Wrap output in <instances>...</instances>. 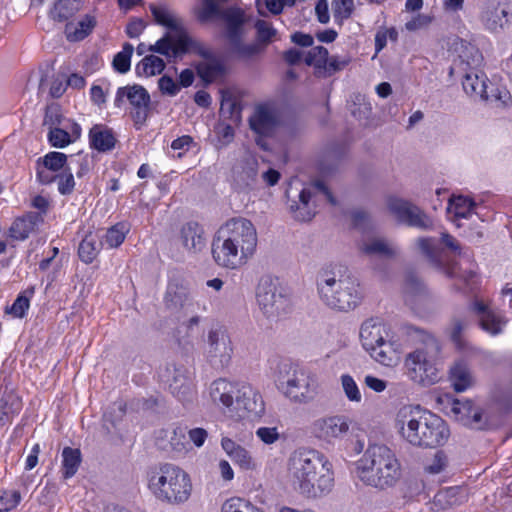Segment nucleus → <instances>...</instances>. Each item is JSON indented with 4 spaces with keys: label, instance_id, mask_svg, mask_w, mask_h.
<instances>
[{
    "label": "nucleus",
    "instance_id": "nucleus-1",
    "mask_svg": "<svg viewBox=\"0 0 512 512\" xmlns=\"http://www.w3.org/2000/svg\"><path fill=\"white\" fill-rule=\"evenodd\" d=\"M257 242L256 228L250 220L243 217L229 219L213 239V259L223 268L237 269L254 255Z\"/></svg>",
    "mask_w": 512,
    "mask_h": 512
},
{
    "label": "nucleus",
    "instance_id": "nucleus-2",
    "mask_svg": "<svg viewBox=\"0 0 512 512\" xmlns=\"http://www.w3.org/2000/svg\"><path fill=\"white\" fill-rule=\"evenodd\" d=\"M288 472L295 490L308 498H317L333 487V474L325 457L313 449H298L288 462Z\"/></svg>",
    "mask_w": 512,
    "mask_h": 512
},
{
    "label": "nucleus",
    "instance_id": "nucleus-3",
    "mask_svg": "<svg viewBox=\"0 0 512 512\" xmlns=\"http://www.w3.org/2000/svg\"><path fill=\"white\" fill-rule=\"evenodd\" d=\"M396 427L402 438L413 446L435 448L449 437L445 421L419 405H405L396 415Z\"/></svg>",
    "mask_w": 512,
    "mask_h": 512
},
{
    "label": "nucleus",
    "instance_id": "nucleus-4",
    "mask_svg": "<svg viewBox=\"0 0 512 512\" xmlns=\"http://www.w3.org/2000/svg\"><path fill=\"white\" fill-rule=\"evenodd\" d=\"M402 332L411 341L422 346L406 356L405 366L408 377L415 383L429 386L439 380V341L427 331L412 324H403Z\"/></svg>",
    "mask_w": 512,
    "mask_h": 512
},
{
    "label": "nucleus",
    "instance_id": "nucleus-5",
    "mask_svg": "<svg viewBox=\"0 0 512 512\" xmlns=\"http://www.w3.org/2000/svg\"><path fill=\"white\" fill-rule=\"evenodd\" d=\"M320 300L329 308L338 311L355 309L362 300L359 280L341 265L322 270L317 276Z\"/></svg>",
    "mask_w": 512,
    "mask_h": 512
},
{
    "label": "nucleus",
    "instance_id": "nucleus-6",
    "mask_svg": "<svg viewBox=\"0 0 512 512\" xmlns=\"http://www.w3.org/2000/svg\"><path fill=\"white\" fill-rule=\"evenodd\" d=\"M147 486L151 494L161 503L179 506L186 503L192 494L189 474L173 463H158L147 470Z\"/></svg>",
    "mask_w": 512,
    "mask_h": 512
},
{
    "label": "nucleus",
    "instance_id": "nucleus-7",
    "mask_svg": "<svg viewBox=\"0 0 512 512\" xmlns=\"http://www.w3.org/2000/svg\"><path fill=\"white\" fill-rule=\"evenodd\" d=\"M358 476L365 484L385 489L401 477V465L395 453L386 445L373 444L358 461Z\"/></svg>",
    "mask_w": 512,
    "mask_h": 512
},
{
    "label": "nucleus",
    "instance_id": "nucleus-8",
    "mask_svg": "<svg viewBox=\"0 0 512 512\" xmlns=\"http://www.w3.org/2000/svg\"><path fill=\"white\" fill-rule=\"evenodd\" d=\"M360 340L363 348L378 363L393 367L400 362V355L394 344L387 340L388 331L379 318L365 320L360 327Z\"/></svg>",
    "mask_w": 512,
    "mask_h": 512
},
{
    "label": "nucleus",
    "instance_id": "nucleus-9",
    "mask_svg": "<svg viewBox=\"0 0 512 512\" xmlns=\"http://www.w3.org/2000/svg\"><path fill=\"white\" fill-rule=\"evenodd\" d=\"M256 300L262 313L272 320L287 315L292 308L290 294L278 278L262 276L256 286Z\"/></svg>",
    "mask_w": 512,
    "mask_h": 512
},
{
    "label": "nucleus",
    "instance_id": "nucleus-10",
    "mask_svg": "<svg viewBox=\"0 0 512 512\" xmlns=\"http://www.w3.org/2000/svg\"><path fill=\"white\" fill-rule=\"evenodd\" d=\"M278 382L284 394L295 402L307 403L317 394L315 379L291 364H282Z\"/></svg>",
    "mask_w": 512,
    "mask_h": 512
},
{
    "label": "nucleus",
    "instance_id": "nucleus-11",
    "mask_svg": "<svg viewBox=\"0 0 512 512\" xmlns=\"http://www.w3.org/2000/svg\"><path fill=\"white\" fill-rule=\"evenodd\" d=\"M463 73L462 86L466 94L471 97L499 102L502 105L510 99V93L505 88L495 86L479 69Z\"/></svg>",
    "mask_w": 512,
    "mask_h": 512
},
{
    "label": "nucleus",
    "instance_id": "nucleus-12",
    "mask_svg": "<svg viewBox=\"0 0 512 512\" xmlns=\"http://www.w3.org/2000/svg\"><path fill=\"white\" fill-rule=\"evenodd\" d=\"M132 106L131 116L137 129H140L146 122L151 103L148 91L141 85H127L117 90L115 106L121 107L124 100Z\"/></svg>",
    "mask_w": 512,
    "mask_h": 512
},
{
    "label": "nucleus",
    "instance_id": "nucleus-13",
    "mask_svg": "<svg viewBox=\"0 0 512 512\" xmlns=\"http://www.w3.org/2000/svg\"><path fill=\"white\" fill-rule=\"evenodd\" d=\"M170 392L182 403H191L196 391L188 369L181 363H168L161 374Z\"/></svg>",
    "mask_w": 512,
    "mask_h": 512
},
{
    "label": "nucleus",
    "instance_id": "nucleus-14",
    "mask_svg": "<svg viewBox=\"0 0 512 512\" xmlns=\"http://www.w3.org/2000/svg\"><path fill=\"white\" fill-rule=\"evenodd\" d=\"M233 348L227 331L221 327L209 330L205 355L216 369L227 367L232 358Z\"/></svg>",
    "mask_w": 512,
    "mask_h": 512
},
{
    "label": "nucleus",
    "instance_id": "nucleus-15",
    "mask_svg": "<svg viewBox=\"0 0 512 512\" xmlns=\"http://www.w3.org/2000/svg\"><path fill=\"white\" fill-rule=\"evenodd\" d=\"M387 206L391 214L401 224L421 230H428L433 226L432 219L420 207L410 201L390 197Z\"/></svg>",
    "mask_w": 512,
    "mask_h": 512
},
{
    "label": "nucleus",
    "instance_id": "nucleus-16",
    "mask_svg": "<svg viewBox=\"0 0 512 512\" xmlns=\"http://www.w3.org/2000/svg\"><path fill=\"white\" fill-rule=\"evenodd\" d=\"M351 423V419L345 415L322 417L313 422L312 433L320 440L334 443L348 435Z\"/></svg>",
    "mask_w": 512,
    "mask_h": 512
},
{
    "label": "nucleus",
    "instance_id": "nucleus-17",
    "mask_svg": "<svg viewBox=\"0 0 512 512\" xmlns=\"http://www.w3.org/2000/svg\"><path fill=\"white\" fill-rule=\"evenodd\" d=\"M403 295L405 303L416 312H424L432 308L433 296L413 272H408L405 276Z\"/></svg>",
    "mask_w": 512,
    "mask_h": 512
},
{
    "label": "nucleus",
    "instance_id": "nucleus-18",
    "mask_svg": "<svg viewBox=\"0 0 512 512\" xmlns=\"http://www.w3.org/2000/svg\"><path fill=\"white\" fill-rule=\"evenodd\" d=\"M279 124L280 117L276 108L268 103L256 105L249 117L251 130L259 136H271Z\"/></svg>",
    "mask_w": 512,
    "mask_h": 512
},
{
    "label": "nucleus",
    "instance_id": "nucleus-19",
    "mask_svg": "<svg viewBox=\"0 0 512 512\" xmlns=\"http://www.w3.org/2000/svg\"><path fill=\"white\" fill-rule=\"evenodd\" d=\"M239 417L257 418L265 411V404L259 392L250 385H242L235 397Z\"/></svg>",
    "mask_w": 512,
    "mask_h": 512
},
{
    "label": "nucleus",
    "instance_id": "nucleus-20",
    "mask_svg": "<svg viewBox=\"0 0 512 512\" xmlns=\"http://www.w3.org/2000/svg\"><path fill=\"white\" fill-rule=\"evenodd\" d=\"M192 44V40L188 35H172L165 33L155 44L150 45L147 50L165 56L168 60L176 59L185 54Z\"/></svg>",
    "mask_w": 512,
    "mask_h": 512
},
{
    "label": "nucleus",
    "instance_id": "nucleus-21",
    "mask_svg": "<svg viewBox=\"0 0 512 512\" xmlns=\"http://www.w3.org/2000/svg\"><path fill=\"white\" fill-rule=\"evenodd\" d=\"M258 162L253 156H245L232 169L233 184L236 189H251L257 182Z\"/></svg>",
    "mask_w": 512,
    "mask_h": 512
},
{
    "label": "nucleus",
    "instance_id": "nucleus-22",
    "mask_svg": "<svg viewBox=\"0 0 512 512\" xmlns=\"http://www.w3.org/2000/svg\"><path fill=\"white\" fill-rule=\"evenodd\" d=\"M179 239L182 246L193 254L202 252L207 245L204 228L195 221L183 224L179 231Z\"/></svg>",
    "mask_w": 512,
    "mask_h": 512
},
{
    "label": "nucleus",
    "instance_id": "nucleus-23",
    "mask_svg": "<svg viewBox=\"0 0 512 512\" xmlns=\"http://www.w3.org/2000/svg\"><path fill=\"white\" fill-rule=\"evenodd\" d=\"M191 296L188 285L179 279H171L164 295L165 307L170 311H180L190 304Z\"/></svg>",
    "mask_w": 512,
    "mask_h": 512
},
{
    "label": "nucleus",
    "instance_id": "nucleus-24",
    "mask_svg": "<svg viewBox=\"0 0 512 512\" xmlns=\"http://www.w3.org/2000/svg\"><path fill=\"white\" fill-rule=\"evenodd\" d=\"M454 47L459 58L457 67L461 72L479 69L484 59L474 44L461 39L454 44Z\"/></svg>",
    "mask_w": 512,
    "mask_h": 512
},
{
    "label": "nucleus",
    "instance_id": "nucleus-25",
    "mask_svg": "<svg viewBox=\"0 0 512 512\" xmlns=\"http://www.w3.org/2000/svg\"><path fill=\"white\" fill-rule=\"evenodd\" d=\"M247 21L244 11L238 8L229 9L224 14L225 36L230 46L243 39L246 34L245 24Z\"/></svg>",
    "mask_w": 512,
    "mask_h": 512
},
{
    "label": "nucleus",
    "instance_id": "nucleus-26",
    "mask_svg": "<svg viewBox=\"0 0 512 512\" xmlns=\"http://www.w3.org/2000/svg\"><path fill=\"white\" fill-rule=\"evenodd\" d=\"M150 11L153 15L155 22L158 25L164 26L170 30L172 35H188L183 27L182 20L176 13L165 5L150 4Z\"/></svg>",
    "mask_w": 512,
    "mask_h": 512
},
{
    "label": "nucleus",
    "instance_id": "nucleus-27",
    "mask_svg": "<svg viewBox=\"0 0 512 512\" xmlns=\"http://www.w3.org/2000/svg\"><path fill=\"white\" fill-rule=\"evenodd\" d=\"M42 222L43 217L40 213L27 212L13 221L9 228L8 235L14 240L23 241L27 239Z\"/></svg>",
    "mask_w": 512,
    "mask_h": 512
},
{
    "label": "nucleus",
    "instance_id": "nucleus-28",
    "mask_svg": "<svg viewBox=\"0 0 512 512\" xmlns=\"http://www.w3.org/2000/svg\"><path fill=\"white\" fill-rule=\"evenodd\" d=\"M237 390L238 389L233 383L220 378L211 383L209 394L215 405L224 408H231L235 402Z\"/></svg>",
    "mask_w": 512,
    "mask_h": 512
},
{
    "label": "nucleus",
    "instance_id": "nucleus-29",
    "mask_svg": "<svg viewBox=\"0 0 512 512\" xmlns=\"http://www.w3.org/2000/svg\"><path fill=\"white\" fill-rule=\"evenodd\" d=\"M89 141L93 149L107 152L115 147L116 138L110 128L96 124L89 131Z\"/></svg>",
    "mask_w": 512,
    "mask_h": 512
},
{
    "label": "nucleus",
    "instance_id": "nucleus-30",
    "mask_svg": "<svg viewBox=\"0 0 512 512\" xmlns=\"http://www.w3.org/2000/svg\"><path fill=\"white\" fill-rule=\"evenodd\" d=\"M196 71L197 75L206 85L222 79L226 73L223 63L210 57H205L203 60L199 61L196 64Z\"/></svg>",
    "mask_w": 512,
    "mask_h": 512
},
{
    "label": "nucleus",
    "instance_id": "nucleus-31",
    "mask_svg": "<svg viewBox=\"0 0 512 512\" xmlns=\"http://www.w3.org/2000/svg\"><path fill=\"white\" fill-rule=\"evenodd\" d=\"M508 11L506 7L494 1L489 2L485 11L482 13V21L485 27L491 31L503 29L508 22Z\"/></svg>",
    "mask_w": 512,
    "mask_h": 512
},
{
    "label": "nucleus",
    "instance_id": "nucleus-32",
    "mask_svg": "<svg viewBox=\"0 0 512 512\" xmlns=\"http://www.w3.org/2000/svg\"><path fill=\"white\" fill-rule=\"evenodd\" d=\"M96 19L94 16L85 15L77 24L67 23L65 34L69 41L76 42L86 38L94 29Z\"/></svg>",
    "mask_w": 512,
    "mask_h": 512
},
{
    "label": "nucleus",
    "instance_id": "nucleus-33",
    "mask_svg": "<svg viewBox=\"0 0 512 512\" xmlns=\"http://www.w3.org/2000/svg\"><path fill=\"white\" fill-rule=\"evenodd\" d=\"M312 193L308 189H303L299 194V203L293 202L290 205V210L293 216L298 221H310L314 215L315 210L310 205Z\"/></svg>",
    "mask_w": 512,
    "mask_h": 512
},
{
    "label": "nucleus",
    "instance_id": "nucleus-34",
    "mask_svg": "<svg viewBox=\"0 0 512 512\" xmlns=\"http://www.w3.org/2000/svg\"><path fill=\"white\" fill-rule=\"evenodd\" d=\"M82 7V0H58L52 10L50 16L53 20L63 22L73 17Z\"/></svg>",
    "mask_w": 512,
    "mask_h": 512
},
{
    "label": "nucleus",
    "instance_id": "nucleus-35",
    "mask_svg": "<svg viewBox=\"0 0 512 512\" xmlns=\"http://www.w3.org/2000/svg\"><path fill=\"white\" fill-rule=\"evenodd\" d=\"M63 476L68 479L76 474L82 461L81 451L78 448L65 447L62 451Z\"/></svg>",
    "mask_w": 512,
    "mask_h": 512
},
{
    "label": "nucleus",
    "instance_id": "nucleus-36",
    "mask_svg": "<svg viewBox=\"0 0 512 512\" xmlns=\"http://www.w3.org/2000/svg\"><path fill=\"white\" fill-rule=\"evenodd\" d=\"M450 379L457 392L466 390L472 382L469 369L463 362H457L450 368Z\"/></svg>",
    "mask_w": 512,
    "mask_h": 512
},
{
    "label": "nucleus",
    "instance_id": "nucleus-37",
    "mask_svg": "<svg viewBox=\"0 0 512 512\" xmlns=\"http://www.w3.org/2000/svg\"><path fill=\"white\" fill-rule=\"evenodd\" d=\"M475 206L476 203L471 198L459 195L450 198L447 210L456 218H468L472 215Z\"/></svg>",
    "mask_w": 512,
    "mask_h": 512
},
{
    "label": "nucleus",
    "instance_id": "nucleus-38",
    "mask_svg": "<svg viewBox=\"0 0 512 512\" xmlns=\"http://www.w3.org/2000/svg\"><path fill=\"white\" fill-rule=\"evenodd\" d=\"M102 243L98 241L97 237L89 234L79 244L78 255L81 261L86 264L92 263L98 255Z\"/></svg>",
    "mask_w": 512,
    "mask_h": 512
},
{
    "label": "nucleus",
    "instance_id": "nucleus-39",
    "mask_svg": "<svg viewBox=\"0 0 512 512\" xmlns=\"http://www.w3.org/2000/svg\"><path fill=\"white\" fill-rule=\"evenodd\" d=\"M164 69L165 62L163 59L153 54L145 56L135 68L139 76H154L160 74Z\"/></svg>",
    "mask_w": 512,
    "mask_h": 512
},
{
    "label": "nucleus",
    "instance_id": "nucleus-40",
    "mask_svg": "<svg viewBox=\"0 0 512 512\" xmlns=\"http://www.w3.org/2000/svg\"><path fill=\"white\" fill-rule=\"evenodd\" d=\"M417 246L420 251L428 258V260L436 265H442V250L433 238H419Z\"/></svg>",
    "mask_w": 512,
    "mask_h": 512
},
{
    "label": "nucleus",
    "instance_id": "nucleus-41",
    "mask_svg": "<svg viewBox=\"0 0 512 512\" xmlns=\"http://www.w3.org/2000/svg\"><path fill=\"white\" fill-rule=\"evenodd\" d=\"M254 28L256 31V41L262 47L266 48L277 36V30L273 27L272 23L266 20L257 19L254 23Z\"/></svg>",
    "mask_w": 512,
    "mask_h": 512
},
{
    "label": "nucleus",
    "instance_id": "nucleus-42",
    "mask_svg": "<svg viewBox=\"0 0 512 512\" xmlns=\"http://www.w3.org/2000/svg\"><path fill=\"white\" fill-rule=\"evenodd\" d=\"M230 48L238 58L244 60L253 59L265 51V47H262L257 41L256 43L245 44L243 39L232 44Z\"/></svg>",
    "mask_w": 512,
    "mask_h": 512
},
{
    "label": "nucleus",
    "instance_id": "nucleus-43",
    "mask_svg": "<svg viewBox=\"0 0 512 512\" xmlns=\"http://www.w3.org/2000/svg\"><path fill=\"white\" fill-rule=\"evenodd\" d=\"M505 324L506 319L495 311L488 312L480 318L481 328L492 335L500 334Z\"/></svg>",
    "mask_w": 512,
    "mask_h": 512
},
{
    "label": "nucleus",
    "instance_id": "nucleus-44",
    "mask_svg": "<svg viewBox=\"0 0 512 512\" xmlns=\"http://www.w3.org/2000/svg\"><path fill=\"white\" fill-rule=\"evenodd\" d=\"M362 251L367 255H380L384 257L396 255L394 248L390 247L383 239H372L363 245Z\"/></svg>",
    "mask_w": 512,
    "mask_h": 512
},
{
    "label": "nucleus",
    "instance_id": "nucleus-45",
    "mask_svg": "<svg viewBox=\"0 0 512 512\" xmlns=\"http://www.w3.org/2000/svg\"><path fill=\"white\" fill-rule=\"evenodd\" d=\"M221 512H263L261 509L250 503L248 500L239 497L227 499L222 507Z\"/></svg>",
    "mask_w": 512,
    "mask_h": 512
},
{
    "label": "nucleus",
    "instance_id": "nucleus-46",
    "mask_svg": "<svg viewBox=\"0 0 512 512\" xmlns=\"http://www.w3.org/2000/svg\"><path fill=\"white\" fill-rule=\"evenodd\" d=\"M67 162V156L61 152H49L44 157L39 158L36 164H40L42 167L57 172L64 168Z\"/></svg>",
    "mask_w": 512,
    "mask_h": 512
},
{
    "label": "nucleus",
    "instance_id": "nucleus-47",
    "mask_svg": "<svg viewBox=\"0 0 512 512\" xmlns=\"http://www.w3.org/2000/svg\"><path fill=\"white\" fill-rule=\"evenodd\" d=\"M354 11L353 0H333L332 12L336 23L342 24L344 20L350 18Z\"/></svg>",
    "mask_w": 512,
    "mask_h": 512
},
{
    "label": "nucleus",
    "instance_id": "nucleus-48",
    "mask_svg": "<svg viewBox=\"0 0 512 512\" xmlns=\"http://www.w3.org/2000/svg\"><path fill=\"white\" fill-rule=\"evenodd\" d=\"M133 50L134 48L130 43H125L122 51L114 56L112 64L117 72L123 74L129 71Z\"/></svg>",
    "mask_w": 512,
    "mask_h": 512
},
{
    "label": "nucleus",
    "instance_id": "nucleus-49",
    "mask_svg": "<svg viewBox=\"0 0 512 512\" xmlns=\"http://www.w3.org/2000/svg\"><path fill=\"white\" fill-rule=\"evenodd\" d=\"M127 232L128 228L125 223H117L107 230L105 242L109 247L116 248L123 243Z\"/></svg>",
    "mask_w": 512,
    "mask_h": 512
},
{
    "label": "nucleus",
    "instance_id": "nucleus-50",
    "mask_svg": "<svg viewBox=\"0 0 512 512\" xmlns=\"http://www.w3.org/2000/svg\"><path fill=\"white\" fill-rule=\"evenodd\" d=\"M329 52L323 46L313 47L305 57V63L317 69H323L327 62Z\"/></svg>",
    "mask_w": 512,
    "mask_h": 512
},
{
    "label": "nucleus",
    "instance_id": "nucleus-51",
    "mask_svg": "<svg viewBox=\"0 0 512 512\" xmlns=\"http://www.w3.org/2000/svg\"><path fill=\"white\" fill-rule=\"evenodd\" d=\"M341 385L349 401L358 403L362 400L361 392L350 375L344 374L341 376Z\"/></svg>",
    "mask_w": 512,
    "mask_h": 512
},
{
    "label": "nucleus",
    "instance_id": "nucleus-52",
    "mask_svg": "<svg viewBox=\"0 0 512 512\" xmlns=\"http://www.w3.org/2000/svg\"><path fill=\"white\" fill-rule=\"evenodd\" d=\"M58 191L61 195H70L75 187V180L70 169L56 174Z\"/></svg>",
    "mask_w": 512,
    "mask_h": 512
},
{
    "label": "nucleus",
    "instance_id": "nucleus-53",
    "mask_svg": "<svg viewBox=\"0 0 512 512\" xmlns=\"http://www.w3.org/2000/svg\"><path fill=\"white\" fill-rule=\"evenodd\" d=\"M231 459L243 470H254L257 467L256 461L244 447H240Z\"/></svg>",
    "mask_w": 512,
    "mask_h": 512
},
{
    "label": "nucleus",
    "instance_id": "nucleus-54",
    "mask_svg": "<svg viewBox=\"0 0 512 512\" xmlns=\"http://www.w3.org/2000/svg\"><path fill=\"white\" fill-rule=\"evenodd\" d=\"M21 500L19 491H0V512L15 508Z\"/></svg>",
    "mask_w": 512,
    "mask_h": 512
},
{
    "label": "nucleus",
    "instance_id": "nucleus-55",
    "mask_svg": "<svg viewBox=\"0 0 512 512\" xmlns=\"http://www.w3.org/2000/svg\"><path fill=\"white\" fill-rule=\"evenodd\" d=\"M48 138L52 146L65 147L71 142V136L63 129L53 127L49 129Z\"/></svg>",
    "mask_w": 512,
    "mask_h": 512
},
{
    "label": "nucleus",
    "instance_id": "nucleus-56",
    "mask_svg": "<svg viewBox=\"0 0 512 512\" xmlns=\"http://www.w3.org/2000/svg\"><path fill=\"white\" fill-rule=\"evenodd\" d=\"M351 61L349 56H328L327 62L323 70L330 76L338 71L343 70Z\"/></svg>",
    "mask_w": 512,
    "mask_h": 512
},
{
    "label": "nucleus",
    "instance_id": "nucleus-57",
    "mask_svg": "<svg viewBox=\"0 0 512 512\" xmlns=\"http://www.w3.org/2000/svg\"><path fill=\"white\" fill-rule=\"evenodd\" d=\"M467 326V322L461 318H454L450 327V338L458 348L463 347L462 332Z\"/></svg>",
    "mask_w": 512,
    "mask_h": 512
},
{
    "label": "nucleus",
    "instance_id": "nucleus-58",
    "mask_svg": "<svg viewBox=\"0 0 512 512\" xmlns=\"http://www.w3.org/2000/svg\"><path fill=\"white\" fill-rule=\"evenodd\" d=\"M28 308L29 299L23 295H19L11 307H6L5 312L17 318H23Z\"/></svg>",
    "mask_w": 512,
    "mask_h": 512
},
{
    "label": "nucleus",
    "instance_id": "nucleus-59",
    "mask_svg": "<svg viewBox=\"0 0 512 512\" xmlns=\"http://www.w3.org/2000/svg\"><path fill=\"white\" fill-rule=\"evenodd\" d=\"M62 115L57 105H49L46 107L43 125L49 129L56 127L61 123Z\"/></svg>",
    "mask_w": 512,
    "mask_h": 512
},
{
    "label": "nucleus",
    "instance_id": "nucleus-60",
    "mask_svg": "<svg viewBox=\"0 0 512 512\" xmlns=\"http://www.w3.org/2000/svg\"><path fill=\"white\" fill-rule=\"evenodd\" d=\"M158 86L162 94L169 96H175L180 90V85L177 84L174 79L168 75H163L158 80Z\"/></svg>",
    "mask_w": 512,
    "mask_h": 512
},
{
    "label": "nucleus",
    "instance_id": "nucleus-61",
    "mask_svg": "<svg viewBox=\"0 0 512 512\" xmlns=\"http://www.w3.org/2000/svg\"><path fill=\"white\" fill-rule=\"evenodd\" d=\"M218 12V6L213 0H203L202 8L198 13V19L201 22H206L217 15Z\"/></svg>",
    "mask_w": 512,
    "mask_h": 512
},
{
    "label": "nucleus",
    "instance_id": "nucleus-62",
    "mask_svg": "<svg viewBox=\"0 0 512 512\" xmlns=\"http://www.w3.org/2000/svg\"><path fill=\"white\" fill-rule=\"evenodd\" d=\"M432 22V17L424 14H418L416 17L406 22L405 28L410 32L427 27Z\"/></svg>",
    "mask_w": 512,
    "mask_h": 512
},
{
    "label": "nucleus",
    "instance_id": "nucleus-63",
    "mask_svg": "<svg viewBox=\"0 0 512 512\" xmlns=\"http://www.w3.org/2000/svg\"><path fill=\"white\" fill-rule=\"evenodd\" d=\"M458 490V487H449L443 491L438 492L435 495V502L442 504L445 501L448 506L456 504L457 500L455 496Z\"/></svg>",
    "mask_w": 512,
    "mask_h": 512
},
{
    "label": "nucleus",
    "instance_id": "nucleus-64",
    "mask_svg": "<svg viewBox=\"0 0 512 512\" xmlns=\"http://www.w3.org/2000/svg\"><path fill=\"white\" fill-rule=\"evenodd\" d=\"M256 435L265 444H273L279 439V433L275 427H260L257 429Z\"/></svg>",
    "mask_w": 512,
    "mask_h": 512
}]
</instances>
